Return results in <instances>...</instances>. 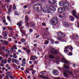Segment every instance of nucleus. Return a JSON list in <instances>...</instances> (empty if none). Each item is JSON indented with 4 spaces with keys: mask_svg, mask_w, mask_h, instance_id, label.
<instances>
[{
    "mask_svg": "<svg viewBox=\"0 0 79 79\" xmlns=\"http://www.w3.org/2000/svg\"><path fill=\"white\" fill-rule=\"evenodd\" d=\"M64 68H67V69H69V67L66 64L64 65V68H63V69H64L63 74L64 76H65V77H68V75L67 73H69V74H73V72H69L67 69H64Z\"/></svg>",
    "mask_w": 79,
    "mask_h": 79,
    "instance_id": "nucleus-1",
    "label": "nucleus"
},
{
    "mask_svg": "<svg viewBox=\"0 0 79 79\" xmlns=\"http://www.w3.org/2000/svg\"><path fill=\"white\" fill-rule=\"evenodd\" d=\"M58 22V19L55 17L53 18L52 20L50 21V23H52V25L53 26H55L56 24H57Z\"/></svg>",
    "mask_w": 79,
    "mask_h": 79,
    "instance_id": "nucleus-2",
    "label": "nucleus"
},
{
    "mask_svg": "<svg viewBox=\"0 0 79 79\" xmlns=\"http://www.w3.org/2000/svg\"><path fill=\"white\" fill-rule=\"evenodd\" d=\"M68 48H69L71 51H72V50H73V47H72V46L68 45L65 47L64 49V52H65V53H66L69 52V50H68Z\"/></svg>",
    "mask_w": 79,
    "mask_h": 79,
    "instance_id": "nucleus-3",
    "label": "nucleus"
},
{
    "mask_svg": "<svg viewBox=\"0 0 79 79\" xmlns=\"http://www.w3.org/2000/svg\"><path fill=\"white\" fill-rule=\"evenodd\" d=\"M39 8H40V10L41 9V5L39 4H35L34 6V10L36 11H39Z\"/></svg>",
    "mask_w": 79,
    "mask_h": 79,
    "instance_id": "nucleus-4",
    "label": "nucleus"
},
{
    "mask_svg": "<svg viewBox=\"0 0 79 79\" xmlns=\"http://www.w3.org/2000/svg\"><path fill=\"white\" fill-rule=\"evenodd\" d=\"M57 34L60 37H64L66 36L63 33L60 32H59L57 33Z\"/></svg>",
    "mask_w": 79,
    "mask_h": 79,
    "instance_id": "nucleus-5",
    "label": "nucleus"
},
{
    "mask_svg": "<svg viewBox=\"0 0 79 79\" xmlns=\"http://www.w3.org/2000/svg\"><path fill=\"white\" fill-rule=\"evenodd\" d=\"M49 7L50 10H52L53 11H56V8L53 6L52 5H50L49 6Z\"/></svg>",
    "mask_w": 79,
    "mask_h": 79,
    "instance_id": "nucleus-6",
    "label": "nucleus"
},
{
    "mask_svg": "<svg viewBox=\"0 0 79 79\" xmlns=\"http://www.w3.org/2000/svg\"><path fill=\"white\" fill-rule=\"evenodd\" d=\"M38 57H37L36 56H32L30 57V60H33V61H35V59H38Z\"/></svg>",
    "mask_w": 79,
    "mask_h": 79,
    "instance_id": "nucleus-7",
    "label": "nucleus"
},
{
    "mask_svg": "<svg viewBox=\"0 0 79 79\" xmlns=\"http://www.w3.org/2000/svg\"><path fill=\"white\" fill-rule=\"evenodd\" d=\"M52 73L54 75L57 76V75H58V71L56 70H54L52 71Z\"/></svg>",
    "mask_w": 79,
    "mask_h": 79,
    "instance_id": "nucleus-8",
    "label": "nucleus"
},
{
    "mask_svg": "<svg viewBox=\"0 0 79 79\" xmlns=\"http://www.w3.org/2000/svg\"><path fill=\"white\" fill-rule=\"evenodd\" d=\"M51 52L52 54H53V55H57L58 54V51L57 50H53V49H52Z\"/></svg>",
    "mask_w": 79,
    "mask_h": 79,
    "instance_id": "nucleus-9",
    "label": "nucleus"
},
{
    "mask_svg": "<svg viewBox=\"0 0 79 79\" xmlns=\"http://www.w3.org/2000/svg\"><path fill=\"white\" fill-rule=\"evenodd\" d=\"M25 61H26V59L24 58L23 59V61H22V64L21 65L22 66H23V67L24 66H25V64L26 63V62Z\"/></svg>",
    "mask_w": 79,
    "mask_h": 79,
    "instance_id": "nucleus-10",
    "label": "nucleus"
},
{
    "mask_svg": "<svg viewBox=\"0 0 79 79\" xmlns=\"http://www.w3.org/2000/svg\"><path fill=\"white\" fill-rule=\"evenodd\" d=\"M48 2L50 4H55L56 3V1L55 0H48Z\"/></svg>",
    "mask_w": 79,
    "mask_h": 79,
    "instance_id": "nucleus-11",
    "label": "nucleus"
},
{
    "mask_svg": "<svg viewBox=\"0 0 79 79\" xmlns=\"http://www.w3.org/2000/svg\"><path fill=\"white\" fill-rule=\"evenodd\" d=\"M64 6L65 8H68L69 7V4L65 2L64 3Z\"/></svg>",
    "mask_w": 79,
    "mask_h": 79,
    "instance_id": "nucleus-12",
    "label": "nucleus"
},
{
    "mask_svg": "<svg viewBox=\"0 0 79 79\" xmlns=\"http://www.w3.org/2000/svg\"><path fill=\"white\" fill-rule=\"evenodd\" d=\"M2 34L4 37H7V32L6 31H3Z\"/></svg>",
    "mask_w": 79,
    "mask_h": 79,
    "instance_id": "nucleus-13",
    "label": "nucleus"
},
{
    "mask_svg": "<svg viewBox=\"0 0 79 79\" xmlns=\"http://www.w3.org/2000/svg\"><path fill=\"white\" fill-rule=\"evenodd\" d=\"M31 69L27 68L26 70L24 71L25 73L26 74V73H30V72H29L30 71H31Z\"/></svg>",
    "mask_w": 79,
    "mask_h": 79,
    "instance_id": "nucleus-14",
    "label": "nucleus"
},
{
    "mask_svg": "<svg viewBox=\"0 0 79 79\" xmlns=\"http://www.w3.org/2000/svg\"><path fill=\"white\" fill-rule=\"evenodd\" d=\"M64 26H65L66 27H68L69 26V23L66 22H64Z\"/></svg>",
    "mask_w": 79,
    "mask_h": 79,
    "instance_id": "nucleus-15",
    "label": "nucleus"
},
{
    "mask_svg": "<svg viewBox=\"0 0 79 79\" xmlns=\"http://www.w3.org/2000/svg\"><path fill=\"white\" fill-rule=\"evenodd\" d=\"M12 8V6H11V5H10V6H9V8L8 9V13H9V14H10V13H11V8Z\"/></svg>",
    "mask_w": 79,
    "mask_h": 79,
    "instance_id": "nucleus-16",
    "label": "nucleus"
},
{
    "mask_svg": "<svg viewBox=\"0 0 79 79\" xmlns=\"http://www.w3.org/2000/svg\"><path fill=\"white\" fill-rule=\"evenodd\" d=\"M30 25L32 27L35 28V24L33 22H32L30 23Z\"/></svg>",
    "mask_w": 79,
    "mask_h": 79,
    "instance_id": "nucleus-17",
    "label": "nucleus"
},
{
    "mask_svg": "<svg viewBox=\"0 0 79 79\" xmlns=\"http://www.w3.org/2000/svg\"><path fill=\"white\" fill-rule=\"evenodd\" d=\"M48 56L49 58H50L51 59H53L55 58V56L52 55H48Z\"/></svg>",
    "mask_w": 79,
    "mask_h": 79,
    "instance_id": "nucleus-18",
    "label": "nucleus"
},
{
    "mask_svg": "<svg viewBox=\"0 0 79 79\" xmlns=\"http://www.w3.org/2000/svg\"><path fill=\"white\" fill-rule=\"evenodd\" d=\"M8 42H9V41L5 40H4L3 41V43H4V45H8Z\"/></svg>",
    "mask_w": 79,
    "mask_h": 79,
    "instance_id": "nucleus-19",
    "label": "nucleus"
},
{
    "mask_svg": "<svg viewBox=\"0 0 79 79\" xmlns=\"http://www.w3.org/2000/svg\"><path fill=\"white\" fill-rule=\"evenodd\" d=\"M59 5L60 6H64V3L62 1H60L59 2Z\"/></svg>",
    "mask_w": 79,
    "mask_h": 79,
    "instance_id": "nucleus-20",
    "label": "nucleus"
},
{
    "mask_svg": "<svg viewBox=\"0 0 79 79\" xmlns=\"http://www.w3.org/2000/svg\"><path fill=\"white\" fill-rule=\"evenodd\" d=\"M22 23H23L22 21H20L19 23H17V25L19 26H21Z\"/></svg>",
    "mask_w": 79,
    "mask_h": 79,
    "instance_id": "nucleus-21",
    "label": "nucleus"
},
{
    "mask_svg": "<svg viewBox=\"0 0 79 79\" xmlns=\"http://www.w3.org/2000/svg\"><path fill=\"white\" fill-rule=\"evenodd\" d=\"M28 48H29V49H27L26 51V52L28 54V55H30V53H31V50L29 49L30 48H29V47L28 46Z\"/></svg>",
    "mask_w": 79,
    "mask_h": 79,
    "instance_id": "nucleus-22",
    "label": "nucleus"
},
{
    "mask_svg": "<svg viewBox=\"0 0 79 79\" xmlns=\"http://www.w3.org/2000/svg\"><path fill=\"white\" fill-rule=\"evenodd\" d=\"M25 22H27V21H28L29 19V17H28V16H26L25 17Z\"/></svg>",
    "mask_w": 79,
    "mask_h": 79,
    "instance_id": "nucleus-23",
    "label": "nucleus"
},
{
    "mask_svg": "<svg viewBox=\"0 0 79 79\" xmlns=\"http://www.w3.org/2000/svg\"><path fill=\"white\" fill-rule=\"evenodd\" d=\"M6 74H7V75H8V76L12 75V73L10 72H6Z\"/></svg>",
    "mask_w": 79,
    "mask_h": 79,
    "instance_id": "nucleus-24",
    "label": "nucleus"
},
{
    "mask_svg": "<svg viewBox=\"0 0 79 79\" xmlns=\"http://www.w3.org/2000/svg\"><path fill=\"white\" fill-rule=\"evenodd\" d=\"M16 50L17 49V48L16 47V46L14 45L12 48V51H13V49Z\"/></svg>",
    "mask_w": 79,
    "mask_h": 79,
    "instance_id": "nucleus-25",
    "label": "nucleus"
},
{
    "mask_svg": "<svg viewBox=\"0 0 79 79\" xmlns=\"http://www.w3.org/2000/svg\"><path fill=\"white\" fill-rule=\"evenodd\" d=\"M2 63H3L4 64H5V63H7V61H6V59L5 60H2Z\"/></svg>",
    "mask_w": 79,
    "mask_h": 79,
    "instance_id": "nucleus-26",
    "label": "nucleus"
},
{
    "mask_svg": "<svg viewBox=\"0 0 79 79\" xmlns=\"http://www.w3.org/2000/svg\"><path fill=\"white\" fill-rule=\"evenodd\" d=\"M31 71L32 74L33 75H34V74H35V72H36L35 70H33L32 69H31Z\"/></svg>",
    "mask_w": 79,
    "mask_h": 79,
    "instance_id": "nucleus-27",
    "label": "nucleus"
},
{
    "mask_svg": "<svg viewBox=\"0 0 79 79\" xmlns=\"http://www.w3.org/2000/svg\"><path fill=\"white\" fill-rule=\"evenodd\" d=\"M20 32L22 34H24V35L26 34V32H25V31L23 30L20 29Z\"/></svg>",
    "mask_w": 79,
    "mask_h": 79,
    "instance_id": "nucleus-28",
    "label": "nucleus"
},
{
    "mask_svg": "<svg viewBox=\"0 0 79 79\" xmlns=\"http://www.w3.org/2000/svg\"><path fill=\"white\" fill-rule=\"evenodd\" d=\"M43 11L44 13H46L47 11V9L46 8L44 7L43 8Z\"/></svg>",
    "mask_w": 79,
    "mask_h": 79,
    "instance_id": "nucleus-29",
    "label": "nucleus"
},
{
    "mask_svg": "<svg viewBox=\"0 0 79 79\" xmlns=\"http://www.w3.org/2000/svg\"><path fill=\"white\" fill-rule=\"evenodd\" d=\"M69 18H70V20H71V21H74V17H73V16H70L69 17Z\"/></svg>",
    "mask_w": 79,
    "mask_h": 79,
    "instance_id": "nucleus-30",
    "label": "nucleus"
},
{
    "mask_svg": "<svg viewBox=\"0 0 79 79\" xmlns=\"http://www.w3.org/2000/svg\"><path fill=\"white\" fill-rule=\"evenodd\" d=\"M72 12H73V16H76V11H75V10H73V11H72Z\"/></svg>",
    "mask_w": 79,
    "mask_h": 79,
    "instance_id": "nucleus-31",
    "label": "nucleus"
},
{
    "mask_svg": "<svg viewBox=\"0 0 79 79\" xmlns=\"http://www.w3.org/2000/svg\"><path fill=\"white\" fill-rule=\"evenodd\" d=\"M25 26L26 27H28L29 26V24L27 22H25Z\"/></svg>",
    "mask_w": 79,
    "mask_h": 79,
    "instance_id": "nucleus-32",
    "label": "nucleus"
},
{
    "mask_svg": "<svg viewBox=\"0 0 79 79\" xmlns=\"http://www.w3.org/2000/svg\"><path fill=\"white\" fill-rule=\"evenodd\" d=\"M11 58L9 57L8 58V59L7 60V61L8 63H11Z\"/></svg>",
    "mask_w": 79,
    "mask_h": 79,
    "instance_id": "nucleus-33",
    "label": "nucleus"
},
{
    "mask_svg": "<svg viewBox=\"0 0 79 79\" xmlns=\"http://www.w3.org/2000/svg\"><path fill=\"white\" fill-rule=\"evenodd\" d=\"M61 8H58V12L59 13H61Z\"/></svg>",
    "mask_w": 79,
    "mask_h": 79,
    "instance_id": "nucleus-34",
    "label": "nucleus"
},
{
    "mask_svg": "<svg viewBox=\"0 0 79 79\" xmlns=\"http://www.w3.org/2000/svg\"><path fill=\"white\" fill-rule=\"evenodd\" d=\"M49 42H48V41L47 40H46L45 41V42H44V45H47V44H48V43H49Z\"/></svg>",
    "mask_w": 79,
    "mask_h": 79,
    "instance_id": "nucleus-35",
    "label": "nucleus"
},
{
    "mask_svg": "<svg viewBox=\"0 0 79 79\" xmlns=\"http://www.w3.org/2000/svg\"><path fill=\"white\" fill-rule=\"evenodd\" d=\"M64 10H65V8H61V13H63V11H64Z\"/></svg>",
    "mask_w": 79,
    "mask_h": 79,
    "instance_id": "nucleus-36",
    "label": "nucleus"
},
{
    "mask_svg": "<svg viewBox=\"0 0 79 79\" xmlns=\"http://www.w3.org/2000/svg\"><path fill=\"white\" fill-rule=\"evenodd\" d=\"M66 59H65V58H63L62 59V62L63 63H64Z\"/></svg>",
    "mask_w": 79,
    "mask_h": 79,
    "instance_id": "nucleus-37",
    "label": "nucleus"
},
{
    "mask_svg": "<svg viewBox=\"0 0 79 79\" xmlns=\"http://www.w3.org/2000/svg\"><path fill=\"white\" fill-rule=\"evenodd\" d=\"M20 41L22 42H25L26 41V40L24 39V38L21 39L20 40Z\"/></svg>",
    "mask_w": 79,
    "mask_h": 79,
    "instance_id": "nucleus-38",
    "label": "nucleus"
},
{
    "mask_svg": "<svg viewBox=\"0 0 79 79\" xmlns=\"http://www.w3.org/2000/svg\"><path fill=\"white\" fill-rule=\"evenodd\" d=\"M40 77H41V78H43V79H48V78H47L46 77H44V76H40Z\"/></svg>",
    "mask_w": 79,
    "mask_h": 79,
    "instance_id": "nucleus-39",
    "label": "nucleus"
},
{
    "mask_svg": "<svg viewBox=\"0 0 79 79\" xmlns=\"http://www.w3.org/2000/svg\"><path fill=\"white\" fill-rule=\"evenodd\" d=\"M9 77L10 79H15L14 77L11 75H10Z\"/></svg>",
    "mask_w": 79,
    "mask_h": 79,
    "instance_id": "nucleus-40",
    "label": "nucleus"
},
{
    "mask_svg": "<svg viewBox=\"0 0 79 79\" xmlns=\"http://www.w3.org/2000/svg\"><path fill=\"white\" fill-rule=\"evenodd\" d=\"M13 9H14V10H15V9H16V6L15 4H14L13 5Z\"/></svg>",
    "mask_w": 79,
    "mask_h": 79,
    "instance_id": "nucleus-41",
    "label": "nucleus"
},
{
    "mask_svg": "<svg viewBox=\"0 0 79 79\" xmlns=\"http://www.w3.org/2000/svg\"><path fill=\"white\" fill-rule=\"evenodd\" d=\"M2 28L3 29V31H5L6 29V27H2Z\"/></svg>",
    "mask_w": 79,
    "mask_h": 79,
    "instance_id": "nucleus-42",
    "label": "nucleus"
},
{
    "mask_svg": "<svg viewBox=\"0 0 79 79\" xmlns=\"http://www.w3.org/2000/svg\"><path fill=\"white\" fill-rule=\"evenodd\" d=\"M28 7V5H26L23 6V8H27V7Z\"/></svg>",
    "mask_w": 79,
    "mask_h": 79,
    "instance_id": "nucleus-43",
    "label": "nucleus"
},
{
    "mask_svg": "<svg viewBox=\"0 0 79 79\" xmlns=\"http://www.w3.org/2000/svg\"><path fill=\"white\" fill-rule=\"evenodd\" d=\"M41 8L40 9V8H38V11H40L42 10V6L41 5Z\"/></svg>",
    "mask_w": 79,
    "mask_h": 79,
    "instance_id": "nucleus-44",
    "label": "nucleus"
},
{
    "mask_svg": "<svg viewBox=\"0 0 79 79\" xmlns=\"http://www.w3.org/2000/svg\"><path fill=\"white\" fill-rule=\"evenodd\" d=\"M7 19L9 21H10V17L9 16H7Z\"/></svg>",
    "mask_w": 79,
    "mask_h": 79,
    "instance_id": "nucleus-45",
    "label": "nucleus"
},
{
    "mask_svg": "<svg viewBox=\"0 0 79 79\" xmlns=\"http://www.w3.org/2000/svg\"><path fill=\"white\" fill-rule=\"evenodd\" d=\"M42 26H46V24L45 23L43 22L42 23Z\"/></svg>",
    "mask_w": 79,
    "mask_h": 79,
    "instance_id": "nucleus-46",
    "label": "nucleus"
},
{
    "mask_svg": "<svg viewBox=\"0 0 79 79\" xmlns=\"http://www.w3.org/2000/svg\"><path fill=\"white\" fill-rule=\"evenodd\" d=\"M19 62V60H17V59H15V63H18V62Z\"/></svg>",
    "mask_w": 79,
    "mask_h": 79,
    "instance_id": "nucleus-47",
    "label": "nucleus"
},
{
    "mask_svg": "<svg viewBox=\"0 0 79 79\" xmlns=\"http://www.w3.org/2000/svg\"><path fill=\"white\" fill-rule=\"evenodd\" d=\"M64 63H65L66 64L67 63H69V61L65 60V62H64Z\"/></svg>",
    "mask_w": 79,
    "mask_h": 79,
    "instance_id": "nucleus-48",
    "label": "nucleus"
},
{
    "mask_svg": "<svg viewBox=\"0 0 79 79\" xmlns=\"http://www.w3.org/2000/svg\"><path fill=\"white\" fill-rule=\"evenodd\" d=\"M9 55H10V52H7L6 54V56H9Z\"/></svg>",
    "mask_w": 79,
    "mask_h": 79,
    "instance_id": "nucleus-49",
    "label": "nucleus"
},
{
    "mask_svg": "<svg viewBox=\"0 0 79 79\" xmlns=\"http://www.w3.org/2000/svg\"><path fill=\"white\" fill-rule=\"evenodd\" d=\"M15 59H12V62L13 63H15Z\"/></svg>",
    "mask_w": 79,
    "mask_h": 79,
    "instance_id": "nucleus-50",
    "label": "nucleus"
},
{
    "mask_svg": "<svg viewBox=\"0 0 79 79\" xmlns=\"http://www.w3.org/2000/svg\"><path fill=\"white\" fill-rule=\"evenodd\" d=\"M17 57H18V56H13V58H15V59H16Z\"/></svg>",
    "mask_w": 79,
    "mask_h": 79,
    "instance_id": "nucleus-51",
    "label": "nucleus"
},
{
    "mask_svg": "<svg viewBox=\"0 0 79 79\" xmlns=\"http://www.w3.org/2000/svg\"><path fill=\"white\" fill-rule=\"evenodd\" d=\"M14 13H15V15H18V11H15V12H14Z\"/></svg>",
    "mask_w": 79,
    "mask_h": 79,
    "instance_id": "nucleus-52",
    "label": "nucleus"
},
{
    "mask_svg": "<svg viewBox=\"0 0 79 79\" xmlns=\"http://www.w3.org/2000/svg\"><path fill=\"white\" fill-rule=\"evenodd\" d=\"M48 12V13H51V10H47Z\"/></svg>",
    "mask_w": 79,
    "mask_h": 79,
    "instance_id": "nucleus-53",
    "label": "nucleus"
},
{
    "mask_svg": "<svg viewBox=\"0 0 79 79\" xmlns=\"http://www.w3.org/2000/svg\"><path fill=\"white\" fill-rule=\"evenodd\" d=\"M2 63L1 62V63L0 64V65L1 66H2V67H3L4 66V65L2 64Z\"/></svg>",
    "mask_w": 79,
    "mask_h": 79,
    "instance_id": "nucleus-54",
    "label": "nucleus"
},
{
    "mask_svg": "<svg viewBox=\"0 0 79 79\" xmlns=\"http://www.w3.org/2000/svg\"><path fill=\"white\" fill-rule=\"evenodd\" d=\"M8 40H9V41H10V42H11V41H12V39L11 38H8Z\"/></svg>",
    "mask_w": 79,
    "mask_h": 79,
    "instance_id": "nucleus-55",
    "label": "nucleus"
},
{
    "mask_svg": "<svg viewBox=\"0 0 79 79\" xmlns=\"http://www.w3.org/2000/svg\"><path fill=\"white\" fill-rule=\"evenodd\" d=\"M6 78L7 79H9V77H8V75L6 76Z\"/></svg>",
    "mask_w": 79,
    "mask_h": 79,
    "instance_id": "nucleus-56",
    "label": "nucleus"
},
{
    "mask_svg": "<svg viewBox=\"0 0 79 79\" xmlns=\"http://www.w3.org/2000/svg\"><path fill=\"white\" fill-rule=\"evenodd\" d=\"M29 31L30 32H32V29H29Z\"/></svg>",
    "mask_w": 79,
    "mask_h": 79,
    "instance_id": "nucleus-57",
    "label": "nucleus"
},
{
    "mask_svg": "<svg viewBox=\"0 0 79 79\" xmlns=\"http://www.w3.org/2000/svg\"><path fill=\"white\" fill-rule=\"evenodd\" d=\"M7 28L8 29H10V30H12V29H11V28H10V27H7Z\"/></svg>",
    "mask_w": 79,
    "mask_h": 79,
    "instance_id": "nucleus-58",
    "label": "nucleus"
},
{
    "mask_svg": "<svg viewBox=\"0 0 79 79\" xmlns=\"http://www.w3.org/2000/svg\"><path fill=\"white\" fill-rule=\"evenodd\" d=\"M39 37H40V35H37L36 37L35 38L36 39H37V38H39Z\"/></svg>",
    "mask_w": 79,
    "mask_h": 79,
    "instance_id": "nucleus-59",
    "label": "nucleus"
},
{
    "mask_svg": "<svg viewBox=\"0 0 79 79\" xmlns=\"http://www.w3.org/2000/svg\"><path fill=\"white\" fill-rule=\"evenodd\" d=\"M58 16L59 18H63V16H62L61 15H59Z\"/></svg>",
    "mask_w": 79,
    "mask_h": 79,
    "instance_id": "nucleus-60",
    "label": "nucleus"
},
{
    "mask_svg": "<svg viewBox=\"0 0 79 79\" xmlns=\"http://www.w3.org/2000/svg\"><path fill=\"white\" fill-rule=\"evenodd\" d=\"M74 16H75L76 18H79V16L77 15H75Z\"/></svg>",
    "mask_w": 79,
    "mask_h": 79,
    "instance_id": "nucleus-61",
    "label": "nucleus"
},
{
    "mask_svg": "<svg viewBox=\"0 0 79 79\" xmlns=\"http://www.w3.org/2000/svg\"><path fill=\"white\" fill-rule=\"evenodd\" d=\"M34 64H37V62H36V61H35L34 62Z\"/></svg>",
    "mask_w": 79,
    "mask_h": 79,
    "instance_id": "nucleus-62",
    "label": "nucleus"
},
{
    "mask_svg": "<svg viewBox=\"0 0 79 79\" xmlns=\"http://www.w3.org/2000/svg\"><path fill=\"white\" fill-rule=\"evenodd\" d=\"M30 67L31 68H33V67H34V65H31L30 66Z\"/></svg>",
    "mask_w": 79,
    "mask_h": 79,
    "instance_id": "nucleus-63",
    "label": "nucleus"
},
{
    "mask_svg": "<svg viewBox=\"0 0 79 79\" xmlns=\"http://www.w3.org/2000/svg\"><path fill=\"white\" fill-rule=\"evenodd\" d=\"M55 44H58V42L57 41H56L55 42Z\"/></svg>",
    "mask_w": 79,
    "mask_h": 79,
    "instance_id": "nucleus-64",
    "label": "nucleus"
}]
</instances>
